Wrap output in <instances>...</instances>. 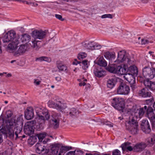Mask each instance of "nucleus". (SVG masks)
<instances>
[{
	"instance_id": "47",
	"label": "nucleus",
	"mask_w": 155,
	"mask_h": 155,
	"mask_svg": "<svg viewBox=\"0 0 155 155\" xmlns=\"http://www.w3.org/2000/svg\"><path fill=\"white\" fill-rule=\"evenodd\" d=\"M93 44L94 46H93V48H94L93 49V50L99 49L101 48V46L97 44H95L94 43Z\"/></svg>"
},
{
	"instance_id": "44",
	"label": "nucleus",
	"mask_w": 155,
	"mask_h": 155,
	"mask_svg": "<svg viewBox=\"0 0 155 155\" xmlns=\"http://www.w3.org/2000/svg\"><path fill=\"white\" fill-rule=\"evenodd\" d=\"M71 148L72 147H71L62 146L61 147V150H64L65 151H68L69 150H70L71 149Z\"/></svg>"
},
{
	"instance_id": "56",
	"label": "nucleus",
	"mask_w": 155,
	"mask_h": 155,
	"mask_svg": "<svg viewBox=\"0 0 155 155\" xmlns=\"http://www.w3.org/2000/svg\"><path fill=\"white\" fill-rule=\"evenodd\" d=\"M18 134V137L16 138V135H15V140H17L18 138H19V139H21V137L22 136L21 135V133H20L19 134Z\"/></svg>"
},
{
	"instance_id": "40",
	"label": "nucleus",
	"mask_w": 155,
	"mask_h": 155,
	"mask_svg": "<svg viewBox=\"0 0 155 155\" xmlns=\"http://www.w3.org/2000/svg\"><path fill=\"white\" fill-rule=\"evenodd\" d=\"M87 62L88 61L87 60H84L81 62L83 65V66H82V68L83 69L85 70L88 68V65Z\"/></svg>"
},
{
	"instance_id": "12",
	"label": "nucleus",
	"mask_w": 155,
	"mask_h": 155,
	"mask_svg": "<svg viewBox=\"0 0 155 155\" xmlns=\"http://www.w3.org/2000/svg\"><path fill=\"white\" fill-rule=\"evenodd\" d=\"M93 73L98 78L104 77L106 75V71L100 66L95 67L93 70Z\"/></svg>"
},
{
	"instance_id": "18",
	"label": "nucleus",
	"mask_w": 155,
	"mask_h": 155,
	"mask_svg": "<svg viewBox=\"0 0 155 155\" xmlns=\"http://www.w3.org/2000/svg\"><path fill=\"white\" fill-rule=\"evenodd\" d=\"M55 114L52 116V118L50 121V123L51 127L56 129L59 126V120L58 117H55Z\"/></svg>"
},
{
	"instance_id": "16",
	"label": "nucleus",
	"mask_w": 155,
	"mask_h": 155,
	"mask_svg": "<svg viewBox=\"0 0 155 155\" xmlns=\"http://www.w3.org/2000/svg\"><path fill=\"white\" fill-rule=\"evenodd\" d=\"M34 109L31 107H28L25 111V117L27 120L32 119L34 117Z\"/></svg>"
},
{
	"instance_id": "7",
	"label": "nucleus",
	"mask_w": 155,
	"mask_h": 155,
	"mask_svg": "<svg viewBox=\"0 0 155 155\" xmlns=\"http://www.w3.org/2000/svg\"><path fill=\"white\" fill-rule=\"evenodd\" d=\"M111 105L115 109L119 110L123 109L124 106V101L122 98L114 97L111 100Z\"/></svg>"
},
{
	"instance_id": "34",
	"label": "nucleus",
	"mask_w": 155,
	"mask_h": 155,
	"mask_svg": "<svg viewBox=\"0 0 155 155\" xmlns=\"http://www.w3.org/2000/svg\"><path fill=\"white\" fill-rule=\"evenodd\" d=\"M97 64L100 67H105L107 65V62L103 57L100 58L97 62Z\"/></svg>"
},
{
	"instance_id": "63",
	"label": "nucleus",
	"mask_w": 155,
	"mask_h": 155,
	"mask_svg": "<svg viewBox=\"0 0 155 155\" xmlns=\"http://www.w3.org/2000/svg\"><path fill=\"white\" fill-rule=\"evenodd\" d=\"M141 1L143 3H146L147 2V0H141Z\"/></svg>"
},
{
	"instance_id": "37",
	"label": "nucleus",
	"mask_w": 155,
	"mask_h": 155,
	"mask_svg": "<svg viewBox=\"0 0 155 155\" xmlns=\"http://www.w3.org/2000/svg\"><path fill=\"white\" fill-rule=\"evenodd\" d=\"M37 60H39L40 61H45L48 62H50L51 61V58L45 56H42L37 58Z\"/></svg>"
},
{
	"instance_id": "3",
	"label": "nucleus",
	"mask_w": 155,
	"mask_h": 155,
	"mask_svg": "<svg viewBox=\"0 0 155 155\" xmlns=\"http://www.w3.org/2000/svg\"><path fill=\"white\" fill-rule=\"evenodd\" d=\"M47 31L42 30H35L32 32V37L34 38L32 40L31 43H29L31 46L36 50H38L41 47L40 43L41 41L37 40L36 39L42 40L45 38L47 35Z\"/></svg>"
},
{
	"instance_id": "35",
	"label": "nucleus",
	"mask_w": 155,
	"mask_h": 155,
	"mask_svg": "<svg viewBox=\"0 0 155 155\" xmlns=\"http://www.w3.org/2000/svg\"><path fill=\"white\" fill-rule=\"evenodd\" d=\"M37 141L36 136H32L30 137L28 140V143L31 145H34Z\"/></svg>"
},
{
	"instance_id": "32",
	"label": "nucleus",
	"mask_w": 155,
	"mask_h": 155,
	"mask_svg": "<svg viewBox=\"0 0 155 155\" xmlns=\"http://www.w3.org/2000/svg\"><path fill=\"white\" fill-rule=\"evenodd\" d=\"M78 114V111L74 108H72L70 110L69 115L72 117L74 118L77 117Z\"/></svg>"
},
{
	"instance_id": "14",
	"label": "nucleus",
	"mask_w": 155,
	"mask_h": 155,
	"mask_svg": "<svg viewBox=\"0 0 155 155\" xmlns=\"http://www.w3.org/2000/svg\"><path fill=\"white\" fill-rule=\"evenodd\" d=\"M141 127L143 131L146 134H149L151 131L149 123L147 120H143L141 124Z\"/></svg>"
},
{
	"instance_id": "48",
	"label": "nucleus",
	"mask_w": 155,
	"mask_h": 155,
	"mask_svg": "<svg viewBox=\"0 0 155 155\" xmlns=\"http://www.w3.org/2000/svg\"><path fill=\"white\" fill-rule=\"evenodd\" d=\"M143 155H152L151 152L149 150H145L143 153Z\"/></svg>"
},
{
	"instance_id": "2",
	"label": "nucleus",
	"mask_w": 155,
	"mask_h": 155,
	"mask_svg": "<svg viewBox=\"0 0 155 155\" xmlns=\"http://www.w3.org/2000/svg\"><path fill=\"white\" fill-rule=\"evenodd\" d=\"M2 41L4 43L12 41L8 45V48L12 50L16 49L19 43L18 38L16 37V33L13 30H11L6 33L3 37Z\"/></svg>"
},
{
	"instance_id": "58",
	"label": "nucleus",
	"mask_w": 155,
	"mask_h": 155,
	"mask_svg": "<svg viewBox=\"0 0 155 155\" xmlns=\"http://www.w3.org/2000/svg\"><path fill=\"white\" fill-rule=\"evenodd\" d=\"M15 1L18 2H22L23 3H25V2H26V4H28V3L27 2L25 1H22L21 0H15Z\"/></svg>"
},
{
	"instance_id": "22",
	"label": "nucleus",
	"mask_w": 155,
	"mask_h": 155,
	"mask_svg": "<svg viewBox=\"0 0 155 155\" xmlns=\"http://www.w3.org/2000/svg\"><path fill=\"white\" fill-rule=\"evenodd\" d=\"M26 48V47L25 45H21L18 50L14 52V55L16 56H18L21 55L25 52Z\"/></svg>"
},
{
	"instance_id": "23",
	"label": "nucleus",
	"mask_w": 155,
	"mask_h": 155,
	"mask_svg": "<svg viewBox=\"0 0 155 155\" xmlns=\"http://www.w3.org/2000/svg\"><path fill=\"white\" fill-rule=\"evenodd\" d=\"M56 66L59 71H65L67 70V67L62 61L58 60L56 62Z\"/></svg>"
},
{
	"instance_id": "29",
	"label": "nucleus",
	"mask_w": 155,
	"mask_h": 155,
	"mask_svg": "<svg viewBox=\"0 0 155 155\" xmlns=\"http://www.w3.org/2000/svg\"><path fill=\"white\" fill-rule=\"evenodd\" d=\"M104 57L107 59L109 60L112 61L115 58V53H113L109 52H105L104 54Z\"/></svg>"
},
{
	"instance_id": "46",
	"label": "nucleus",
	"mask_w": 155,
	"mask_h": 155,
	"mask_svg": "<svg viewBox=\"0 0 155 155\" xmlns=\"http://www.w3.org/2000/svg\"><path fill=\"white\" fill-rule=\"evenodd\" d=\"M101 18H113L112 15L110 14H106L102 15Z\"/></svg>"
},
{
	"instance_id": "4",
	"label": "nucleus",
	"mask_w": 155,
	"mask_h": 155,
	"mask_svg": "<svg viewBox=\"0 0 155 155\" xmlns=\"http://www.w3.org/2000/svg\"><path fill=\"white\" fill-rule=\"evenodd\" d=\"M6 125L5 130L2 128L0 130L1 132L6 134L8 137L11 140H15V134L13 130V128L15 125V123L12 120L6 121Z\"/></svg>"
},
{
	"instance_id": "1",
	"label": "nucleus",
	"mask_w": 155,
	"mask_h": 155,
	"mask_svg": "<svg viewBox=\"0 0 155 155\" xmlns=\"http://www.w3.org/2000/svg\"><path fill=\"white\" fill-rule=\"evenodd\" d=\"M153 110L150 106H145L143 107L140 108L138 112H132L130 114L129 120L125 123L126 128L133 134H135L138 132V124L137 121V118H140L146 112V116L149 119V115L152 116L153 114Z\"/></svg>"
},
{
	"instance_id": "64",
	"label": "nucleus",
	"mask_w": 155,
	"mask_h": 155,
	"mask_svg": "<svg viewBox=\"0 0 155 155\" xmlns=\"http://www.w3.org/2000/svg\"><path fill=\"white\" fill-rule=\"evenodd\" d=\"M153 107L154 108L155 111V101L153 103Z\"/></svg>"
},
{
	"instance_id": "25",
	"label": "nucleus",
	"mask_w": 155,
	"mask_h": 155,
	"mask_svg": "<svg viewBox=\"0 0 155 155\" xmlns=\"http://www.w3.org/2000/svg\"><path fill=\"white\" fill-rule=\"evenodd\" d=\"M116 82L117 79L115 77L109 78L107 81V87L110 88H112L115 86Z\"/></svg>"
},
{
	"instance_id": "49",
	"label": "nucleus",
	"mask_w": 155,
	"mask_h": 155,
	"mask_svg": "<svg viewBox=\"0 0 155 155\" xmlns=\"http://www.w3.org/2000/svg\"><path fill=\"white\" fill-rule=\"evenodd\" d=\"M120 151L117 149L114 150L112 153V155H120Z\"/></svg>"
},
{
	"instance_id": "53",
	"label": "nucleus",
	"mask_w": 155,
	"mask_h": 155,
	"mask_svg": "<svg viewBox=\"0 0 155 155\" xmlns=\"http://www.w3.org/2000/svg\"><path fill=\"white\" fill-rule=\"evenodd\" d=\"M75 153V151H70L68 152L66 155H78Z\"/></svg>"
},
{
	"instance_id": "19",
	"label": "nucleus",
	"mask_w": 155,
	"mask_h": 155,
	"mask_svg": "<svg viewBox=\"0 0 155 155\" xmlns=\"http://www.w3.org/2000/svg\"><path fill=\"white\" fill-rule=\"evenodd\" d=\"M147 147V144L143 142L136 144L134 147V151L136 152H140L142 151Z\"/></svg>"
},
{
	"instance_id": "45",
	"label": "nucleus",
	"mask_w": 155,
	"mask_h": 155,
	"mask_svg": "<svg viewBox=\"0 0 155 155\" xmlns=\"http://www.w3.org/2000/svg\"><path fill=\"white\" fill-rule=\"evenodd\" d=\"M13 115V113L10 110L7 111L6 113V115L7 118H9L12 117Z\"/></svg>"
},
{
	"instance_id": "59",
	"label": "nucleus",
	"mask_w": 155,
	"mask_h": 155,
	"mask_svg": "<svg viewBox=\"0 0 155 155\" xmlns=\"http://www.w3.org/2000/svg\"><path fill=\"white\" fill-rule=\"evenodd\" d=\"M86 84V83L84 82H80L79 83V85L80 86H84Z\"/></svg>"
},
{
	"instance_id": "38",
	"label": "nucleus",
	"mask_w": 155,
	"mask_h": 155,
	"mask_svg": "<svg viewBox=\"0 0 155 155\" xmlns=\"http://www.w3.org/2000/svg\"><path fill=\"white\" fill-rule=\"evenodd\" d=\"M148 116L149 117V119L152 122L153 128L155 129V114L152 116L149 115Z\"/></svg>"
},
{
	"instance_id": "62",
	"label": "nucleus",
	"mask_w": 155,
	"mask_h": 155,
	"mask_svg": "<svg viewBox=\"0 0 155 155\" xmlns=\"http://www.w3.org/2000/svg\"><path fill=\"white\" fill-rule=\"evenodd\" d=\"M26 137V136L23 135L22 136H21V138L20 140H22V138H25ZM27 136H26V137H27Z\"/></svg>"
},
{
	"instance_id": "55",
	"label": "nucleus",
	"mask_w": 155,
	"mask_h": 155,
	"mask_svg": "<svg viewBox=\"0 0 155 155\" xmlns=\"http://www.w3.org/2000/svg\"><path fill=\"white\" fill-rule=\"evenodd\" d=\"M126 149L127 150H128L129 151H131L133 150L134 151V147H132L131 146H130V145H129L128 146V147H127Z\"/></svg>"
},
{
	"instance_id": "17",
	"label": "nucleus",
	"mask_w": 155,
	"mask_h": 155,
	"mask_svg": "<svg viewBox=\"0 0 155 155\" xmlns=\"http://www.w3.org/2000/svg\"><path fill=\"white\" fill-rule=\"evenodd\" d=\"M127 66L125 64H123L117 66L116 74L120 75H125L128 72V70H127Z\"/></svg>"
},
{
	"instance_id": "8",
	"label": "nucleus",
	"mask_w": 155,
	"mask_h": 155,
	"mask_svg": "<svg viewBox=\"0 0 155 155\" xmlns=\"http://www.w3.org/2000/svg\"><path fill=\"white\" fill-rule=\"evenodd\" d=\"M50 107L54 108L62 111L67 107L66 104L60 100L56 101L55 102L52 101H49L48 103Z\"/></svg>"
},
{
	"instance_id": "30",
	"label": "nucleus",
	"mask_w": 155,
	"mask_h": 155,
	"mask_svg": "<svg viewBox=\"0 0 155 155\" xmlns=\"http://www.w3.org/2000/svg\"><path fill=\"white\" fill-rule=\"evenodd\" d=\"M147 145L149 146H152L155 143V134H152L148 138L147 140Z\"/></svg>"
},
{
	"instance_id": "15",
	"label": "nucleus",
	"mask_w": 155,
	"mask_h": 155,
	"mask_svg": "<svg viewBox=\"0 0 155 155\" xmlns=\"http://www.w3.org/2000/svg\"><path fill=\"white\" fill-rule=\"evenodd\" d=\"M13 122H14L15 125L13 128L15 131V134L16 135V138L18 137V134L21 133L22 129V123L19 121H18L15 120H11Z\"/></svg>"
},
{
	"instance_id": "52",
	"label": "nucleus",
	"mask_w": 155,
	"mask_h": 155,
	"mask_svg": "<svg viewBox=\"0 0 155 155\" xmlns=\"http://www.w3.org/2000/svg\"><path fill=\"white\" fill-rule=\"evenodd\" d=\"M149 41V40L147 39H142L141 44L142 45H145L146 44L148 43Z\"/></svg>"
},
{
	"instance_id": "54",
	"label": "nucleus",
	"mask_w": 155,
	"mask_h": 155,
	"mask_svg": "<svg viewBox=\"0 0 155 155\" xmlns=\"http://www.w3.org/2000/svg\"><path fill=\"white\" fill-rule=\"evenodd\" d=\"M104 124L106 125H108L110 127H113V124L109 121H105Z\"/></svg>"
},
{
	"instance_id": "41",
	"label": "nucleus",
	"mask_w": 155,
	"mask_h": 155,
	"mask_svg": "<svg viewBox=\"0 0 155 155\" xmlns=\"http://www.w3.org/2000/svg\"><path fill=\"white\" fill-rule=\"evenodd\" d=\"M154 101V99L152 97L151 98L146 100V103L149 105V106H150L152 105V104H153V103Z\"/></svg>"
},
{
	"instance_id": "26",
	"label": "nucleus",
	"mask_w": 155,
	"mask_h": 155,
	"mask_svg": "<svg viewBox=\"0 0 155 155\" xmlns=\"http://www.w3.org/2000/svg\"><path fill=\"white\" fill-rule=\"evenodd\" d=\"M50 147L52 153L54 154H56L58 152L60 147V144L58 143L53 144Z\"/></svg>"
},
{
	"instance_id": "36",
	"label": "nucleus",
	"mask_w": 155,
	"mask_h": 155,
	"mask_svg": "<svg viewBox=\"0 0 155 155\" xmlns=\"http://www.w3.org/2000/svg\"><path fill=\"white\" fill-rule=\"evenodd\" d=\"M47 134L45 133H40L36 135L37 138H38L39 141L41 142L42 140L47 135Z\"/></svg>"
},
{
	"instance_id": "60",
	"label": "nucleus",
	"mask_w": 155,
	"mask_h": 155,
	"mask_svg": "<svg viewBox=\"0 0 155 155\" xmlns=\"http://www.w3.org/2000/svg\"><path fill=\"white\" fill-rule=\"evenodd\" d=\"M2 141V135L1 134H0V143H1Z\"/></svg>"
},
{
	"instance_id": "50",
	"label": "nucleus",
	"mask_w": 155,
	"mask_h": 155,
	"mask_svg": "<svg viewBox=\"0 0 155 155\" xmlns=\"http://www.w3.org/2000/svg\"><path fill=\"white\" fill-rule=\"evenodd\" d=\"M41 82V80H39L38 79H34V83L36 85H38L40 84Z\"/></svg>"
},
{
	"instance_id": "5",
	"label": "nucleus",
	"mask_w": 155,
	"mask_h": 155,
	"mask_svg": "<svg viewBox=\"0 0 155 155\" xmlns=\"http://www.w3.org/2000/svg\"><path fill=\"white\" fill-rule=\"evenodd\" d=\"M114 61L118 63L124 62V63L129 64H131L132 62L130 60V57L126 54V51L124 50L120 51L118 52L117 59Z\"/></svg>"
},
{
	"instance_id": "6",
	"label": "nucleus",
	"mask_w": 155,
	"mask_h": 155,
	"mask_svg": "<svg viewBox=\"0 0 155 155\" xmlns=\"http://www.w3.org/2000/svg\"><path fill=\"white\" fill-rule=\"evenodd\" d=\"M35 110L39 119L42 120L43 122H44L45 120H48L49 119L50 115L47 109L44 107H37L35 108Z\"/></svg>"
},
{
	"instance_id": "57",
	"label": "nucleus",
	"mask_w": 155,
	"mask_h": 155,
	"mask_svg": "<svg viewBox=\"0 0 155 155\" xmlns=\"http://www.w3.org/2000/svg\"><path fill=\"white\" fill-rule=\"evenodd\" d=\"M81 63L80 61H73L72 64L73 65H77L78 64H80Z\"/></svg>"
},
{
	"instance_id": "42",
	"label": "nucleus",
	"mask_w": 155,
	"mask_h": 155,
	"mask_svg": "<svg viewBox=\"0 0 155 155\" xmlns=\"http://www.w3.org/2000/svg\"><path fill=\"white\" fill-rule=\"evenodd\" d=\"M5 120L4 119L3 116L2 115H1L0 117V128L3 127Z\"/></svg>"
},
{
	"instance_id": "21",
	"label": "nucleus",
	"mask_w": 155,
	"mask_h": 155,
	"mask_svg": "<svg viewBox=\"0 0 155 155\" xmlns=\"http://www.w3.org/2000/svg\"><path fill=\"white\" fill-rule=\"evenodd\" d=\"M134 75L127 73L124 76V78L127 81L130 85H133L135 83V80Z\"/></svg>"
},
{
	"instance_id": "13",
	"label": "nucleus",
	"mask_w": 155,
	"mask_h": 155,
	"mask_svg": "<svg viewBox=\"0 0 155 155\" xmlns=\"http://www.w3.org/2000/svg\"><path fill=\"white\" fill-rule=\"evenodd\" d=\"M37 148L36 151L37 153L39 154L42 153L47 154L49 151V149L46 148V147L44 145V143H38L36 145Z\"/></svg>"
},
{
	"instance_id": "51",
	"label": "nucleus",
	"mask_w": 155,
	"mask_h": 155,
	"mask_svg": "<svg viewBox=\"0 0 155 155\" xmlns=\"http://www.w3.org/2000/svg\"><path fill=\"white\" fill-rule=\"evenodd\" d=\"M55 17L57 19H59V20L61 21H64V19L63 18H62V16L59 15L58 14H55Z\"/></svg>"
},
{
	"instance_id": "20",
	"label": "nucleus",
	"mask_w": 155,
	"mask_h": 155,
	"mask_svg": "<svg viewBox=\"0 0 155 155\" xmlns=\"http://www.w3.org/2000/svg\"><path fill=\"white\" fill-rule=\"evenodd\" d=\"M138 94L140 96L143 97H150L151 96V93L149 91L147 87L144 88L139 91Z\"/></svg>"
},
{
	"instance_id": "61",
	"label": "nucleus",
	"mask_w": 155,
	"mask_h": 155,
	"mask_svg": "<svg viewBox=\"0 0 155 155\" xmlns=\"http://www.w3.org/2000/svg\"><path fill=\"white\" fill-rule=\"evenodd\" d=\"M85 155H99V154H97V153H95L94 155H92L91 154L86 153V154Z\"/></svg>"
},
{
	"instance_id": "24",
	"label": "nucleus",
	"mask_w": 155,
	"mask_h": 155,
	"mask_svg": "<svg viewBox=\"0 0 155 155\" xmlns=\"http://www.w3.org/2000/svg\"><path fill=\"white\" fill-rule=\"evenodd\" d=\"M127 70H128L127 73L132 75H137L138 73V69L134 65L130 66L129 68L127 67Z\"/></svg>"
},
{
	"instance_id": "28",
	"label": "nucleus",
	"mask_w": 155,
	"mask_h": 155,
	"mask_svg": "<svg viewBox=\"0 0 155 155\" xmlns=\"http://www.w3.org/2000/svg\"><path fill=\"white\" fill-rule=\"evenodd\" d=\"M93 42L86 41L83 42L82 44L84 47L88 49L93 50L94 46Z\"/></svg>"
},
{
	"instance_id": "43",
	"label": "nucleus",
	"mask_w": 155,
	"mask_h": 155,
	"mask_svg": "<svg viewBox=\"0 0 155 155\" xmlns=\"http://www.w3.org/2000/svg\"><path fill=\"white\" fill-rule=\"evenodd\" d=\"M87 54L86 53H81L78 54V58L79 60H81L85 58Z\"/></svg>"
},
{
	"instance_id": "31",
	"label": "nucleus",
	"mask_w": 155,
	"mask_h": 155,
	"mask_svg": "<svg viewBox=\"0 0 155 155\" xmlns=\"http://www.w3.org/2000/svg\"><path fill=\"white\" fill-rule=\"evenodd\" d=\"M149 80L147 79L146 80H144V84L146 87L153 90L154 88L153 86H155V85L152 83L151 81H149Z\"/></svg>"
},
{
	"instance_id": "27",
	"label": "nucleus",
	"mask_w": 155,
	"mask_h": 155,
	"mask_svg": "<svg viewBox=\"0 0 155 155\" xmlns=\"http://www.w3.org/2000/svg\"><path fill=\"white\" fill-rule=\"evenodd\" d=\"M117 66L115 64H109L106 68V69L109 72L116 74Z\"/></svg>"
},
{
	"instance_id": "33",
	"label": "nucleus",
	"mask_w": 155,
	"mask_h": 155,
	"mask_svg": "<svg viewBox=\"0 0 155 155\" xmlns=\"http://www.w3.org/2000/svg\"><path fill=\"white\" fill-rule=\"evenodd\" d=\"M31 36L27 34H24L22 35L21 39L22 42L27 43L29 42L31 39Z\"/></svg>"
},
{
	"instance_id": "11",
	"label": "nucleus",
	"mask_w": 155,
	"mask_h": 155,
	"mask_svg": "<svg viewBox=\"0 0 155 155\" xmlns=\"http://www.w3.org/2000/svg\"><path fill=\"white\" fill-rule=\"evenodd\" d=\"M142 71L143 77L147 79H152L155 76L153 68H151L149 67H145L143 68Z\"/></svg>"
},
{
	"instance_id": "9",
	"label": "nucleus",
	"mask_w": 155,
	"mask_h": 155,
	"mask_svg": "<svg viewBox=\"0 0 155 155\" xmlns=\"http://www.w3.org/2000/svg\"><path fill=\"white\" fill-rule=\"evenodd\" d=\"M35 120H33L27 122L25 124L24 127V131L26 134L30 135L34 132L33 126L36 123Z\"/></svg>"
},
{
	"instance_id": "10",
	"label": "nucleus",
	"mask_w": 155,
	"mask_h": 155,
	"mask_svg": "<svg viewBox=\"0 0 155 155\" xmlns=\"http://www.w3.org/2000/svg\"><path fill=\"white\" fill-rule=\"evenodd\" d=\"M130 87L124 83H121L117 89V92L118 94L127 95L130 91Z\"/></svg>"
},
{
	"instance_id": "39",
	"label": "nucleus",
	"mask_w": 155,
	"mask_h": 155,
	"mask_svg": "<svg viewBox=\"0 0 155 155\" xmlns=\"http://www.w3.org/2000/svg\"><path fill=\"white\" fill-rule=\"evenodd\" d=\"M131 143L129 142H125L124 143L122 144L121 147L122 148V150L123 151L125 150L127 148V147H128L130 145Z\"/></svg>"
}]
</instances>
